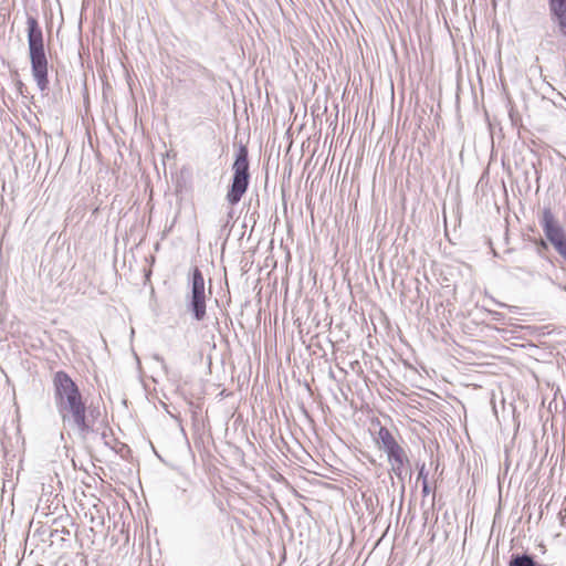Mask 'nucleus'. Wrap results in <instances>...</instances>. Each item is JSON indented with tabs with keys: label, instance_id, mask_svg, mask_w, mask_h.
<instances>
[{
	"label": "nucleus",
	"instance_id": "1",
	"mask_svg": "<svg viewBox=\"0 0 566 566\" xmlns=\"http://www.w3.org/2000/svg\"><path fill=\"white\" fill-rule=\"evenodd\" d=\"M54 400L63 422H71L82 434L91 430L86 421V407L77 385L65 371H57L53 378Z\"/></svg>",
	"mask_w": 566,
	"mask_h": 566
},
{
	"label": "nucleus",
	"instance_id": "2",
	"mask_svg": "<svg viewBox=\"0 0 566 566\" xmlns=\"http://www.w3.org/2000/svg\"><path fill=\"white\" fill-rule=\"evenodd\" d=\"M27 25L32 76L39 90L44 92L49 87V78L48 57L44 51L43 32L34 17H28Z\"/></svg>",
	"mask_w": 566,
	"mask_h": 566
},
{
	"label": "nucleus",
	"instance_id": "3",
	"mask_svg": "<svg viewBox=\"0 0 566 566\" xmlns=\"http://www.w3.org/2000/svg\"><path fill=\"white\" fill-rule=\"evenodd\" d=\"M377 443L380 450L387 454L390 472L401 482L410 472V460L406 450L397 442L395 437L386 427H380Z\"/></svg>",
	"mask_w": 566,
	"mask_h": 566
},
{
	"label": "nucleus",
	"instance_id": "4",
	"mask_svg": "<svg viewBox=\"0 0 566 566\" xmlns=\"http://www.w3.org/2000/svg\"><path fill=\"white\" fill-rule=\"evenodd\" d=\"M232 170L233 177L227 193V200L230 205L234 206L247 192L250 182L248 149L244 146L239 148Z\"/></svg>",
	"mask_w": 566,
	"mask_h": 566
},
{
	"label": "nucleus",
	"instance_id": "5",
	"mask_svg": "<svg viewBox=\"0 0 566 566\" xmlns=\"http://www.w3.org/2000/svg\"><path fill=\"white\" fill-rule=\"evenodd\" d=\"M190 293L187 296V308L192 317L201 322L207 313V293L202 272L195 268L189 279Z\"/></svg>",
	"mask_w": 566,
	"mask_h": 566
},
{
	"label": "nucleus",
	"instance_id": "6",
	"mask_svg": "<svg viewBox=\"0 0 566 566\" xmlns=\"http://www.w3.org/2000/svg\"><path fill=\"white\" fill-rule=\"evenodd\" d=\"M539 222L546 239L553 247L566 239L564 229L557 222L549 208L543 210Z\"/></svg>",
	"mask_w": 566,
	"mask_h": 566
},
{
	"label": "nucleus",
	"instance_id": "7",
	"mask_svg": "<svg viewBox=\"0 0 566 566\" xmlns=\"http://www.w3.org/2000/svg\"><path fill=\"white\" fill-rule=\"evenodd\" d=\"M548 4L560 32L566 36V0H548Z\"/></svg>",
	"mask_w": 566,
	"mask_h": 566
},
{
	"label": "nucleus",
	"instance_id": "8",
	"mask_svg": "<svg viewBox=\"0 0 566 566\" xmlns=\"http://www.w3.org/2000/svg\"><path fill=\"white\" fill-rule=\"evenodd\" d=\"M509 566H537L532 556L527 554L512 555Z\"/></svg>",
	"mask_w": 566,
	"mask_h": 566
},
{
	"label": "nucleus",
	"instance_id": "9",
	"mask_svg": "<svg viewBox=\"0 0 566 566\" xmlns=\"http://www.w3.org/2000/svg\"><path fill=\"white\" fill-rule=\"evenodd\" d=\"M513 270H514V275L516 277H521L524 274L527 276H531V277H533L535 275V272L532 269H526L523 266H515Z\"/></svg>",
	"mask_w": 566,
	"mask_h": 566
},
{
	"label": "nucleus",
	"instance_id": "10",
	"mask_svg": "<svg viewBox=\"0 0 566 566\" xmlns=\"http://www.w3.org/2000/svg\"><path fill=\"white\" fill-rule=\"evenodd\" d=\"M554 249L566 261V239L554 245Z\"/></svg>",
	"mask_w": 566,
	"mask_h": 566
},
{
	"label": "nucleus",
	"instance_id": "11",
	"mask_svg": "<svg viewBox=\"0 0 566 566\" xmlns=\"http://www.w3.org/2000/svg\"><path fill=\"white\" fill-rule=\"evenodd\" d=\"M426 465L422 463L419 467V473H418V480H421L422 482L428 481V473L424 472Z\"/></svg>",
	"mask_w": 566,
	"mask_h": 566
},
{
	"label": "nucleus",
	"instance_id": "12",
	"mask_svg": "<svg viewBox=\"0 0 566 566\" xmlns=\"http://www.w3.org/2000/svg\"><path fill=\"white\" fill-rule=\"evenodd\" d=\"M430 493V488L428 481L422 482V495L427 496Z\"/></svg>",
	"mask_w": 566,
	"mask_h": 566
},
{
	"label": "nucleus",
	"instance_id": "13",
	"mask_svg": "<svg viewBox=\"0 0 566 566\" xmlns=\"http://www.w3.org/2000/svg\"><path fill=\"white\" fill-rule=\"evenodd\" d=\"M154 358H155L158 363H160V364H161V366H163L164 368H166L165 360H164V358H163V357H160L159 355H155V356H154Z\"/></svg>",
	"mask_w": 566,
	"mask_h": 566
},
{
	"label": "nucleus",
	"instance_id": "14",
	"mask_svg": "<svg viewBox=\"0 0 566 566\" xmlns=\"http://www.w3.org/2000/svg\"><path fill=\"white\" fill-rule=\"evenodd\" d=\"M539 247L543 249H547V243L544 240L539 241Z\"/></svg>",
	"mask_w": 566,
	"mask_h": 566
}]
</instances>
